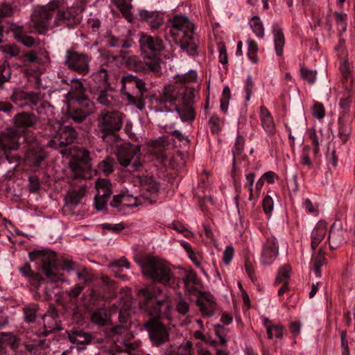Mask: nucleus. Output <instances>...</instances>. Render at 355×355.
<instances>
[{"instance_id":"864d4df0","label":"nucleus","mask_w":355,"mask_h":355,"mask_svg":"<svg viewBox=\"0 0 355 355\" xmlns=\"http://www.w3.org/2000/svg\"><path fill=\"white\" fill-rule=\"evenodd\" d=\"M11 77V72L9 64L7 62H3L0 65V87L5 83L10 80Z\"/></svg>"},{"instance_id":"ea45409f","label":"nucleus","mask_w":355,"mask_h":355,"mask_svg":"<svg viewBox=\"0 0 355 355\" xmlns=\"http://www.w3.org/2000/svg\"><path fill=\"white\" fill-rule=\"evenodd\" d=\"M338 137L343 143L347 142L352 132V128L349 123L343 120L338 121Z\"/></svg>"},{"instance_id":"774afa93","label":"nucleus","mask_w":355,"mask_h":355,"mask_svg":"<svg viewBox=\"0 0 355 355\" xmlns=\"http://www.w3.org/2000/svg\"><path fill=\"white\" fill-rule=\"evenodd\" d=\"M192 344L187 341L185 344L181 345L178 349V355H191Z\"/></svg>"},{"instance_id":"dca6fc26","label":"nucleus","mask_w":355,"mask_h":355,"mask_svg":"<svg viewBox=\"0 0 355 355\" xmlns=\"http://www.w3.org/2000/svg\"><path fill=\"white\" fill-rule=\"evenodd\" d=\"M142 204L141 200L137 196L128 193V191H123L119 195L114 196L112 200L110 202V206L121 210L123 207H137Z\"/></svg>"},{"instance_id":"bf43d9fd","label":"nucleus","mask_w":355,"mask_h":355,"mask_svg":"<svg viewBox=\"0 0 355 355\" xmlns=\"http://www.w3.org/2000/svg\"><path fill=\"white\" fill-rule=\"evenodd\" d=\"M175 309L179 313L186 315L189 311V302L185 299L180 297L177 302Z\"/></svg>"},{"instance_id":"7ed1b4c3","label":"nucleus","mask_w":355,"mask_h":355,"mask_svg":"<svg viewBox=\"0 0 355 355\" xmlns=\"http://www.w3.org/2000/svg\"><path fill=\"white\" fill-rule=\"evenodd\" d=\"M31 261H40L41 267L47 280L51 282H58L64 280V275L57 272L58 265L63 270L70 272L75 270L78 264L72 259L62 257L57 258L55 252L44 249L37 250L29 252Z\"/></svg>"},{"instance_id":"3c124183","label":"nucleus","mask_w":355,"mask_h":355,"mask_svg":"<svg viewBox=\"0 0 355 355\" xmlns=\"http://www.w3.org/2000/svg\"><path fill=\"white\" fill-rule=\"evenodd\" d=\"M28 279V283L33 288L37 289L40 287L41 284L44 282V278L42 275L39 272H33Z\"/></svg>"},{"instance_id":"37998d69","label":"nucleus","mask_w":355,"mask_h":355,"mask_svg":"<svg viewBox=\"0 0 355 355\" xmlns=\"http://www.w3.org/2000/svg\"><path fill=\"white\" fill-rule=\"evenodd\" d=\"M352 94L350 91L345 93L343 97L340 99L339 105L343 110V114H347L349 112L351 103H352Z\"/></svg>"},{"instance_id":"4d7b16f0","label":"nucleus","mask_w":355,"mask_h":355,"mask_svg":"<svg viewBox=\"0 0 355 355\" xmlns=\"http://www.w3.org/2000/svg\"><path fill=\"white\" fill-rule=\"evenodd\" d=\"M0 51L10 57H16L19 53V50L16 45L10 44L1 46Z\"/></svg>"},{"instance_id":"338daca9","label":"nucleus","mask_w":355,"mask_h":355,"mask_svg":"<svg viewBox=\"0 0 355 355\" xmlns=\"http://www.w3.org/2000/svg\"><path fill=\"white\" fill-rule=\"evenodd\" d=\"M263 209L266 214H270L273 209V200L271 196L267 195L263 200Z\"/></svg>"},{"instance_id":"c85d7f7f","label":"nucleus","mask_w":355,"mask_h":355,"mask_svg":"<svg viewBox=\"0 0 355 355\" xmlns=\"http://www.w3.org/2000/svg\"><path fill=\"white\" fill-rule=\"evenodd\" d=\"M272 29L274 35L275 51L278 56H281L283 54V49L285 44L283 31L277 24H273Z\"/></svg>"},{"instance_id":"9b49d317","label":"nucleus","mask_w":355,"mask_h":355,"mask_svg":"<svg viewBox=\"0 0 355 355\" xmlns=\"http://www.w3.org/2000/svg\"><path fill=\"white\" fill-rule=\"evenodd\" d=\"M110 336L114 343L123 345L129 353L138 349L140 346L139 342L128 343L129 340L132 338V334L128 326L116 325L113 327L110 330Z\"/></svg>"},{"instance_id":"e2e57ef3","label":"nucleus","mask_w":355,"mask_h":355,"mask_svg":"<svg viewBox=\"0 0 355 355\" xmlns=\"http://www.w3.org/2000/svg\"><path fill=\"white\" fill-rule=\"evenodd\" d=\"M103 230H109L114 233H119L125 229V225L122 223L117 224L103 223L101 225Z\"/></svg>"},{"instance_id":"49530a36","label":"nucleus","mask_w":355,"mask_h":355,"mask_svg":"<svg viewBox=\"0 0 355 355\" xmlns=\"http://www.w3.org/2000/svg\"><path fill=\"white\" fill-rule=\"evenodd\" d=\"M38 310V306L33 304L24 308L25 320L28 322H32L35 320L36 313Z\"/></svg>"},{"instance_id":"c9c22d12","label":"nucleus","mask_w":355,"mask_h":355,"mask_svg":"<svg viewBox=\"0 0 355 355\" xmlns=\"http://www.w3.org/2000/svg\"><path fill=\"white\" fill-rule=\"evenodd\" d=\"M182 246L187 252L189 259L192 261V262L196 266H200L202 260V255L199 252H194L191 245L187 242L182 243Z\"/></svg>"},{"instance_id":"8fccbe9b","label":"nucleus","mask_w":355,"mask_h":355,"mask_svg":"<svg viewBox=\"0 0 355 355\" xmlns=\"http://www.w3.org/2000/svg\"><path fill=\"white\" fill-rule=\"evenodd\" d=\"M223 125L222 120L216 115H213L209 118V125L212 134H218Z\"/></svg>"},{"instance_id":"c756f323","label":"nucleus","mask_w":355,"mask_h":355,"mask_svg":"<svg viewBox=\"0 0 355 355\" xmlns=\"http://www.w3.org/2000/svg\"><path fill=\"white\" fill-rule=\"evenodd\" d=\"M121 82L122 85L121 89H125L127 86L130 88L136 87V89H145V83L144 81L132 75L123 76Z\"/></svg>"},{"instance_id":"20e7f679","label":"nucleus","mask_w":355,"mask_h":355,"mask_svg":"<svg viewBox=\"0 0 355 355\" xmlns=\"http://www.w3.org/2000/svg\"><path fill=\"white\" fill-rule=\"evenodd\" d=\"M194 25L184 16H175L166 28V33L173 37H180V48L189 55H196L198 42L193 33Z\"/></svg>"},{"instance_id":"5701e85b","label":"nucleus","mask_w":355,"mask_h":355,"mask_svg":"<svg viewBox=\"0 0 355 355\" xmlns=\"http://www.w3.org/2000/svg\"><path fill=\"white\" fill-rule=\"evenodd\" d=\"M291 267L288 265L282 266L275 281V285L277 286L282 284V287L278 291V295H282L288 290V282L290 278Z\"/></svg>"},{"instance_id":"4468645a","label":"nucleus","mask_w":355,"mask_h":355,"mask_svg":"<svg viewBox=\"0 0 355 355\" xmlns=\"http://www.w3.org/2000/svg\"><path fill=\"white\" fill-rule=\"evenodd\" d=\"M139 155V148L138 146H134L130 143L123 144L117 148L116 155L121 166L126 167L130 164L131 161L138 157Z\"/></svg>"},{"instance_id":"6ab92c4d","label":"nucleus","mask_w":355,"mask_h":355,"mask_svg":"<svg viewBox=\"0 0 355 355\" xmlns=\"http://www.w3.org/2000/svg\"><path fill=\"white\" fill-rule=\"evenodd\" d=\"M14 128L16 130L26 129L28 128H35L38 123L37 116L33 113L29 112H21L16 114L13 119Z\"/></svg>"},{"instance_id":"f03ea898","label":"nucleus","mask_w":355,"mask_h":355,"mask_svg":"<svg viewBox=\"0 0 355 355\" xmlns=\"http://www.w3.org/2000/svg\"><path fill=\"white\" fill-rule=\"evenodd\" d=\"M61 0H54L50 3L35 8L31 15V23L40 34H46L49 28L65 25L71 26L82 9L79 6H71L67 10H61Z\"/></svg>"},{"instance_id":"f3484780","label":"nucleus","mask_w":355,"mask_h":355,"mask_svg":"<svg viewBox=\"0 0 355 355\" xmlns=\"http://www.w3.org/2000/svg\"><path fill=\"white\" fill-rule=\"evenodd\" d=\"M12 98L20 107L36 105L41 101L39 94L33 92L26 93L24 90H15Z\"/></svg>"},{"instance_id":"72a5a7b5","label":"nucleus","mask_w":355,"mask_h":355,"mask_svg":"<svg viewBox=\"0 0 355 355\" xmlns=\"http://www.w3.org/2000/svg\"><path fill=\"white\" fill-rule=\"evenodd\" d=\"M244 148V139L242 136H238L237 139L236 140L234 146L232 149V153L234 156V165L236 162V159L238 158L240 155H241V153L243 152ZM232 175L233 178H235L236 172H235V166H234L233 170H232ZM236 181V179H234Z\"/></svg>"},{"instance_id":"f704fd0d","label":"nucleus","mask_w":355,"mask_h":355,"mask_svg":"<svg viewBox=\"0 0 355 355\" xmlns=\"http://www.w3.org/2000/svg\"><path fill=\"white\" fill-rule=\"evenodd\" d=\"M114 158L107 157L98 164V170L105 175H110L114 171Z\"/></svg>"},{"instance_id":"7c9ffc66","label":"nucleus","mask_w":355,"mask_h":355,"mask_svg":"<svg viewBox=\"0 0 355 355\" xmlns=\"http://www.w3.org/2000/svg\"><path fill=\"white\" fill-rule=\"evenodd\" d=\"M313 270L317 277H321V267L327 263L325 252L322 248H320L315 255H313Z\"/></svg>"},{"instance_id":"ddd939ff","label":"nucleus","mask_w":355,"mask_h":355,"mask_svg":"<svg viewBox=\"0 0 355 355\" xmlns=\"http://www.w3.org/2000/svg\"><path fill=\"white\" fill-rule=\"evenodd\" d=\"M21 134L15 128H8L0 132V150L6 155L8 152L17 150L19 146Z\"/></svg>"},{"instance_id":"e433bc0d","label":"nucleus","mask_w":355,"mask_h":355,"mask_svg":"<svg viewBox=\"0 0 355 355\" xmlns=\"http://www.w3.org/2000/svg\"><path fill=\"white\" fill-rule=\"evenodd\" d=\"M126 64L128 68L135 71H141L146 69V64L139 60L137 56H130L127 58Z\"/></svg>"},{"instance_id":"69168bd1","label":"nucleus","mask_w":355,"mask_h":355,"mask_svg":"<svg viewBox=\"0 0 355 355\" xmlns=\"http://www.w3.org/2000/svg\"><path fill=\"white\" fill-rule=\"evenodd\" d=\"M310 150L311 148L309 146H304L302 150V154L301 157V164L303 165H306L309 167H311L312 166V162L309 157Z\"/></svg>"},{"instance_id":"a878e982","label":"nucleus","mask_w":355,"mask_h":355,"mask_svg":"<svg viewBox=\"0 0 355 355\" xmlns=\"http://www.w3.org/2000/svg\"><path fill=\"white\" fill-rule=\"evenodd\" d=\"M139 16L141 19L148 22L153 29L158 28L163 23V17L157 12L141 10Z\"/></svg>"},{"instance_id":"79ce46f5","label":"nucleus","mask_w":355,"mask_h":355,"mask_svg":"<svg viewBox=\"0 0 355 355\" xmlns=\"http://www.w3.org/2000/svg\"><path fill=\"white\" fill-rule=\"evenodd\" d=\"M83 90H69L67 94V99L69 102H77L80 104L85 101V105H88L89 101L83 94Z\"/></svg>"},{"instance_id":"052dcab7","label":"nucleus","mask_w":355,"mask_h":355,"mask_svg":"<svg viewBox=\"0 0 355 355\" xmlns=\"http://www.w3.org/2000/svg\"><path fill=\"white\" fill-rule=\"evenodd\" d=\"M313 115L318 119H322L325 115L324 105L319 102H314L312 107Z\"/></svg>"},{"instance_id":"423d86ee","label":"nucleus","mask_w":355,"mask_h":355,"mask_svg":"<svg viewBox=\"0 0 355 355\" xmlns=\"http://www.w3.org/2000/svg\"><path fill=\"white\" fill-rule=\"evenodd\" d=\"M144 276L161 283L171 286L174 284V275L170 267L162 260L153 257H146L140 261Z\"/></svg>"},{"instance_id":"de8ad7c7","label":"nucleus","mask_w":355,"mask_h":355,"mask_svg":"<svg viewBox=\"0 0 355 355\" xmlns=\"http://www.w3.org/2000/svg\"><path fill=\"white\" fill-rule=\"evenodd\" d=\"M334 17L337 25V29L339 33H343L347 28V15L343 12H335Z\"/></svg>"},{"instance_id":"09e8293b","label":"nucleus","mask_w":355,"mask_h":355,"mask_svg":"<svg viewBox=\"0 0 355 355\" xmlns=\"http://www.w3.org/2000/svg\"><path fill=\"white\" fill-rule=\"evenodd\" d=\"M317 71L315 70H310L306 67H301L300 75L302 78L309 84L315 83L316 79Z\"/></svg>"},{"instance_id":"bb28decb","label":"nucleus","mask_w":355,"mask_h":355,"mask_svg":"<svg viewBox=\"0 0 355 355\" xmlns=\"http://www.w3.org/2000/svg\"><path fill=\"white\" fill-rule=\"evenodd\" d=\"M69 339L71 343L78 345L80 349L85 348L86 345L91 343L92 337L89 334L82 331H73L69 333Z\"/></svg>"},{"instance_id":"aec40b11","label":"nucleus","mask_w":355,"mask_h":355,"mask_svg":"<svg viewBox=\"0 0 355 355\" xmlns=\"http://www.w3.org/2000/svg\"><path fill=\"white\" fill-rule=\"evenodd\" d=\"M87 192V186L81 185L78 189H73L67 192L65 197V207L74 209L80 202L82 199L85 196Z\"/></svg>"},{"instance_id":"4c0bfd02","label":"nucleus","mask_w":355,"mask_h":355,"mask_svg":"<svg viewBox=\"0 0 355 355\" xmlns=\"http://www.w3.org/2000/svg\"><path fill=\"white\" fill-rule=\"evenodd\" d=\"M143 91L144 90H139L138 94L135 96H132L129 93H125L129 103L131 105H135L140 110H143L145 107Z\"/></svg>"},{"instance_id":"4be33fe9","label":"nucleus","mask_w":355,"mask_h":355,"mask_svg":"<svg viewBox=\"0 0 355 355\" xmlns=\"http://www.w3.org/2000/svg\"><path fill=\"white\" fill-rule=\"evenodd\" d=\"M174 79L176 84L184 87L185 89H193V85L198 81V76L196 71L192 69L184 73L176 74Z\"/></svg>"},{"instance_id":"f257e3e1","label":"nucleus","mask_w":355,"mask_h":355,"mask_svg":"<svg viewBox=\"0 0 355 355\" xmlns=\"http://www.w3.org/2000/svg\"><path fill=\"white\" fill-rule=\"evenodd\" d=\"M139 294L143 297L140 302L141 308L153 317L145 323L150 340L155 345H162L168 341L169 334L159 318L168 315L171 309L169 297L159 287L154 286L141 288Z\"/></svg>"},{"instance_id":"680f3d73","label":"nucleus","mask_w":355,"mask_h":355,"mask_svg":"<svg viewBox=\"0 0 355 355\" xmlns=\"http://www.w3.org/2000/svg\"><path fill=\"white\" fill-rule=\"evenodd\" d=\"M44 327L46 333L52 332L57 329V324L53 318L51 316L44 315Z\"/></svg>"},{"instance_id":"a19ab883","label":"nucleus","mask_w":355,"mask_h":355,"mask_svg":"<svg viewBox=\"0 0 355 355\" xmlns=\"http://www.w3.org/2000/svg\"><path fill=\"white\" fill-rule=\"evenodd\" d=\"M91 320L99 326H104L108 321V316L105 310L98 309L92 314Z\"/></svg>"},{"instance_id":"cd10ccee","label":"nucleus","mask_w":355,"mask_h":355,"mask_svg":"<svg viewBox=\"0 0 355 355\" xmlns=\"http://www.w3.org/2000/svg\"><path fill=\"white\" fill-rule=\"evenodd\" d=\"M19 345V339L12 333H1L0 335V354L6 353L4 348L9 346L16 350Z\"/></svg>"},{"instance_id":"412c9836","label":"nucleus","mask_w":355,"mask_h":355,"mask_svg":"<svg viewBox=\"0 0 355 355\" xmlns=\"http://www.w3.org/2000/svg\"><path fill=\"white\" fill-rule=\"evenodd\" d=\"M139 43L143 51L158 52L164 49L163 42L161 39L146 35H141Z\"/></svg>"},{"instance_id":"6e6d98bb","label":"nucleus","mask_w":355,"mask_h":355,"mask_svg":"<svg viewBox=\"0 0 355 355\" xmlns=\"http://www.w3.org/2000/svg\"><path fill=\"white\" fill-rule=\"evenodd\" d=\"M110 196H102L96 194L94 198V206L96 210L102 211L106 209L107 202Z\"/></svg>"},{"instance_id":"13d9d810","label":"nucleus","mask_w":355,"mask_h":355,"mask_svg":"<svg viewBox=\"0 0 355 355\" xmlns=\"http://www.w3.org/2000/svg\"><path fill=\"white\" fill-rule=\"evenodd\" d=\"M214 328L215 334L219 338L221 344L223 345H225L227 343L225 337L227 333V329L221 324H215L214 325Z\"/></svg>"},{"instance_id":"b1692460","label":"nucleus","mask_w":355,"mask_h":355,"mask_svg":"<svg viewBox=\"0 0 355 355\" xmlns=\"http://www.w3.org/2000/svg\"><path fill=\"white\" fill-rule=\"evenodd\" d=\"M260 118L263 129L269 135H274L276 128L273 118L269 110L263 105L260 107Z\"/></svg>"},{"instance_id":"0e129e2a","label":"nucleus","mask_w":355,"mask_h":355,"mask_svg":"<svg viewBox=\"0 0 355 355\" xmlns=\"http://www.w3.org/2000/svg\"><path fill=\"white\" fill-rule=\"evenodd\" d=\"M230 97V90H223V96L220 98V108L223 112L227 111Z\"/></svg>"},{"instance_id":"a18cd8bd","label":"nucleus","mask_w":355,"mask_h":355,"mask_svg":"<svg viewBox=\"0 0 355 355\" xmlns=\"http://www.w3.org/2000/svg\"><path fill=\"white\" fill-rule=\"evenodd\" d=\"M151 154L162 164H164L167 155L164 146L158 145L153 147Z\"/></svg>"},{"instance_id":"5fc2aeb1","label":"nucleus","mask_w":355,"mask_h":355,"mask_svg":"<svg viewBox=\"0 0 355 355\" xmlns=\"http://www.w3.org/2000/svg\"><path fill=\"white\" fill-rule=\"evenodd\" d=\"M87 115V113L81 109H75L69 112V116L77 123L83 121Z\"/></svg>"},{"instance_id":"2eb2a0df","label":"nucleus","mask_w":355,"mask_h":355,"mask_svg":"<svg viewBox=\"0 0 355 355\" xmlns=\"http://www.w3.org/2000/svg\"><path fill=\"white\" fill-rule=\"evenodd\" d=\"M279 254V245L275 236L268 237L263 245L261 261L263 264L270 265L277 257Z\"/></svg>"},{"instance_id":"0eeeda50","label":"nucleus","mask_w":355,"mask_h":355,"mask_svg":"<svg viewBox=\"0 0 355 355\" xmlns=\"http://www.w3.org/2000/svg\"><path fill=\"white\" fill-rule=\"evenodd\" d=\"M89 152L85 148H78L72 155L69 167L73 179H90L92 165Z\"/></svg>"},{"instance_id":"f8f14e48","label":"nucleus","mask_w":355,"mask_h":355,"mask_svg":"<svg viewBox=\"0 0 355 355\" xmlns=\"http://www.w3.org/2000/svg\"><path fill=\"white\" fill-rule=\"evenodd\" d=\"M77 137L75 129L69 125L65 126L59 130L49 141V146L58 149L72 144Z\"/></svg>"},{"instance_id":"6e6552de","label":"nucleus","mask_w":355,"mask_h":355,"mask_svg":"<svg viewBox=\"0 0 355 355\" xmlns=\"http://www.w3.org/2000/svg\"><path fill=\"white\" fill-rule=\"evenodd\" d=\"M26 150L24 160L31 166H39L45 158V153L41 146L37 142L33 133L23 131Z\"/></svg>"},{"instance_id":"c03bdc74","label":"nucleus","mask_w":355,"mask_h":355,"mask_svg":"<svg viewBox=\"0 0 355 355\" xmlns=\"http://www.w3.org/2000/svg\"><path fill=\"white\" fill-rule=\"evenodd\" d=\"M248 59L252 62V63H257L258 62V56L257 55V53L258 51V45L257 43L252 40L249 39L248 41Z\"/></svg>"},{"instance_id":"58836bf2","label":"nucleus","mask_w":355,"mask_h":355,"mask_svg":"<svg viewBox=\"0 0 355 355\" xmlns=\"http://www.w3.org/2000/svg\"><path fill=\"white\" fill-rule=\"evenodd\" d=\"M249 24L253 33L259 38H263L264 36V28L260 19L257 16H253L251 18Z\"/></svg>"},{"instance_id":"a211bd4d","label":"nucleus","mask_w":355,"mask_h":355,"mask_svg":"<svg viewBox=\"0 0 355 355\" xmlns=\"http://www.w3.org/2000/svg\"><path fill=\"white\" fill-rule=\"evenodd\" d=\"M197 306L204 316H211L214 314L216 303L214 297L209 293H200L196 300Z\"/></svg>"},{"instance_id":"9d476101","label":"nucleus","mask_w":355,"mask_h":355,"mask_svg":"<svg viewBox=\"0 0 355 355\" xmlns=\"http://www.w3.org/2000/svg\"><path fill=\"white\" fill-rule=\"evenodd\" d=\"M91 59V57L85 53L68 50L66 53L64 64L69 69L85 75L89 71Z\"/></svg>"},{"instance_id":"39448f33","label":"nucleus","mask_w":355,"mask_h":355,"mask_svg":"<svg viewBox=\"0 0 355 355\" xmlns=\"http://www.w3.org/2000/svg\"><path fill=\"white\" fill-rule=\"evenodd\" d=\"M193 94L190 90L180 94L179 90H162L159 101L175 105L176 112L183 121H193L196 116Z\"/></svg>"},{"instance_id":"2f4dec72","label":"nucleus","mask_w":355,"mask_h":355,"mask_svg":"<svg viewBox=\"0 0 355 355\" xmlns=\"http://www.w3.org/2000/svg\"><path fill=\"white\" fill-rule=\"evenodd\" d=\"M340 72L342 76L344 89H349L352 87V79L350 72V65L347 61H342L340 64Z\"/></svg>"},{"instance_id":"603ef678","label":"nucleus","mask_w":355,"mask_h":355,"mask_svg":"<svg viewBox=\"0 0 355 355\" xmlns=\"http://www.w3.org/2000/svg\"><path fill=\"white\" fill-rule=\"evenodd\" d=\"M284 326L282 324L268 325L267 326V336L269 339H272V331H275V337L282 338Z\"/></svg>"},{"instance_id":"1a4fd4ad","label":"nucleus","mask_w":355,"mask_h":355,"mask_svg":"<svg viewBox=\"0 0 355 355\" xmlns=\"http://www.w3.org/2000/svg\"><path fill=\"white\" fill-rule=\"evenodd\" d=\"M98 127L105 135L119 131L123 123V114L103 110L97 118Z\"/></svg>"},{"instance_id":"393cba45","label":"nucleus","mask_w":355,"mask_h":355,"mask_svg":"<svg viewBox=\"0 0 355 355\" xmlns=\"http://www.w3.org/2000/svg\"><path fill=\"white\" fill-rule=\"evenodd\" d=\"M326 223L322 221L318 222L311 233V246L313 250H315L322 242L326 235Z\"/></svg>"},{"instance_id":"473e14b6","label":"nucleus","mask_w":355,"mask_h":355,"mask_svg":"<svg viewBox=\"0 0 355 355\" xmlns=\"http://www.w3.org/2000/svg\"><path fill=\"white\" fill-rule=\"evenodd\" d=\"M95 188L97 194L102 196H110L112 193V184L107 179H98L95 184Z\"/></svg>"}]
</instances>
